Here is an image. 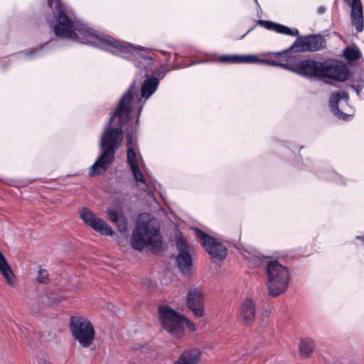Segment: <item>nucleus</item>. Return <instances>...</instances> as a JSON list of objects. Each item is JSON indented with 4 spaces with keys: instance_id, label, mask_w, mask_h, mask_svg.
<instances>
[{
    "instance_id": "dca6fc26",
    "label": "nucleus",
    "mask_w": 364,
    "mask_h": 364,
    "mask_svg": "<svg viewBox=\"0 0 364 364\" xmlns=\"http://www.w3.org/2000/svg\"><path fill=\"white\" fill-rule=\"evenodd\" d=\"M351 9L350 17L352 23L355 26L358 32L364 28L363 10L361 0H343Z\"/></svg>"
},
{
    "instance_id": "b1692460",
    "label": "nucleus",
    "mask_w": 364,
    "mask_h": 364,
    "mask_svg": "<svg viewBox=\"0 0 364 364\" xmlns=\"http://www.w3.org/2000/svg\"><path fill=\"white\" fill-rule=\"evenodd\" d=\"M314 341L310 338H303L300 341L299 348L300 355L302 358H309L314 350Z\"/></svg>"
},
{
    "instance_id": "aec40b11",
    "label": "nucleus",
    "mask_w": 364,
    "mask_h": 364,
    "mask_svg": "<svg viewBox=\"0 0 364 364\" xmlns=\"http://www.w3.org/2000/svg\"><path fill=\"white\" fill-rule=\"evenodd\" d=\"M178 267L183 275L188 277L192 274L193 259L190 252L178 253L176 257Z\"/></svg>"
},
{
    "instance_id": "412c9836",
    "label": "nucleus",
    "mask_w": 364,
    "mask_h": 364,
    "mask_svg": "<svg viewBox=\"0 0 364 364\" xmlns=\"http://www.w3.org/2000/svg\"><path fill=\"white\" fill-rule=\"evenodd\" d=\"M341 56L346 59V63H345L349 67L353 65V62L362 58V53L357 46H349L343 50Z\"/></svg>"
},
{
    "instance_id": "c9c22d12",
    "label": "nucleus",
    "mask_w": 364,
    "mask_h": 364,
    "mask_svg": "<svg viewBox=\"0 0 364 364\" xmlns=\"http://www.w3.org/2000/svg\"><path fill=\"white\" fill-rule=\"evenodd\" d=\"M356 239L360 240L364 244V235L356 236Z\"/></svg>"
},
{
    "instance_id": "7c9ffc66",
    "label": "nucleus",
    "mask_w": 364,
    "mask_h": 364,
    "mask_svg": "<svg viewBox=\"0 0 364 364\" xmlns=\"http://www.w3.org/2000/svg\"><path fill=\"white\" fill-rule=\"evenodd\" d=\"M183 336L185 335V327H186L189 331L194 332L196 330V326L193 322L185 316V319L183 321Z\"/></svg>"
},
{
    "instance_id": "5701e85b",
    "label": "nucleus",
    "mask_w": 364,
    "mask_h": 364,
    "mask_svg": "<svg viewBox=\"0 0 364 364\" xmlns=\"http://www.w3.org/2000/svg\"><path fill=\"white\" fill-rule=\"evenodd\" d=\"M347 81L349 82L348 85H364V69L358 68L353 70L349 68V75Z\"/></svg>"
},
{
    "instance_id": "7ed1b4c3",
    "label": "nucleus",
    "mask_w": 364,
    "mask_h": 364,
    "mask_svg": "<svg viewBox=\"0 0 364 364\" xmlns=\"http://www.w3.org/2000/svg\"><path fill=\"white\" fill-rule=\"evenodd\" d=\"M48 5L55 9L57 22L53 26V31L57 37L88 45L92 40L91 38L97 35L87 23L74 21L64 11L61 0H48Z\"/></svg>"
},
{
    "instance_id": "4468645a",
    "label": "nucleus",
    "mask_w": 364,
    "mask_h": 364,
    "mask_svg": "<svg viewBox=\"0 0 364 364\" xmlns=\"http://www.w3.org/2000/svg\"><path fill=\"white\" fill-rule=\"evenodd\" d=\"M341 100L343 101L346 107L349 106L350 96L347 91L336 90L332 92L328 100L329 108L338 119L347 120L349 115L343 111V109H345L344 107L340 108L339 107Z\"/></svg>"
},
{
    "instance_id": "c85d7f7f",
    "label": "nucleus",
    "mask_w": 364,
    "mask_h": 364,
    "mask_svg": "<svg viewBox=\"0 0 364 364\" xmlns=\"http://www.w3.org/2000/svg\"><path fill=\"white\" fill-rule=\"evenodd\" d=\"M176 249L178 251V253H186L189 252L188 244L185 240V238L181 236L180 237L176 243Z\"/></svg>"
},
{
    "instance_id": "ddd939ff",
    "label": "nucleus",
    "mask_w": 364,
    "mask_h": 364,
    "mask_svg": "<svg viewBox=\"0 0 364 364\" xmlns=\"http://www.w3.org/2000/svg\"><path fill=\"white\" fill-rule=\"evenodd\" d=\"M186 306L196 317L200 318L204 316V294L199 287L191 288L186 295Z\"/></svg>"
},
{
    "instance_id": "a878e982",
    "label": "nucleus",
    "mask_w": 364,
    "mask_h": 364,
    "mask_svg": "<svg viewBox=\"0 0 364 364\" xmlns=\"http://www.w3.org/2000/svg\"><path fill=\"white\" fill-rule=\"evenodd\" d=\"M320 178L326 180L332 181L338 184H344V180L343 177L336 173L334 171H327L324 173H321Z\"/></svg>"
},
{
    "instance_id": "e433bc0d",
    "label": "nucleus",
    "mask_w": 364,
    "mask_h": 364,
    "mask_svg": "<svg viewBox=\"0 0 364 364\" xmlns=\"http://www.w3.org/2000/svg\"><path fill=\"white\" fill-rule=\"evenodd\" d=\"M139 117H140L137 116V118H136V124H139Z\"/></svg>"
},
{
    "instance_id": "20e7f679",
    "label": "nucleus",
    "mask_w": 364,
    "mask_h": 364,
    "mask_svg": "<svg viewBox=\"0 0 364 364\" xmlns=\"http://www.w3.org/2000/svg\"><path fill=\"white\" fill-rule=\"evenodd\" d=\"M257 26H261L264 28L274 31L278 33L290 36H297L296 52L317 51L324 48L326 46V38L319 33L300 36L297 28H291L285 25L274 22L269 20H257L256 24L250 28L240 39H242L247 34L255 28Z\"/></svg>"
},
{
    "instance_id": "a19ab883",
    "label": "nucleus",
    "mask_w": 364,
    "mask_h": 364,
    "mask_svg": "<svg viewBox=\"0 0 364 364\" xmlns=\"http://www.w3.org/2000/svg\"><path fill=\"white\" fill-rule=\"evenodd\" d=\"M254 1L259 6V3H258L257 0H254Z\"/></svg>"
},
{
    "instance_id": "473e14b6",
    "label": "nucleus",
    "mask_w": 364,
    "mask_h": 364,
    "mask_svg": "<svg viewBox=\"0 0 364 364\" xmlns=\"http://www.w3.org/2000/svg\"><path fill=\"white\" fill-rule=\"evenodd\" d=\"M349 87L355 92L358 97H360V92L364 89V85H350Z\"/></svg>"
},
{
    "instance_id": "a211bd4d",
    "label": "nucleus",
    "mask_w": 364,
    "mask_h": 364,
    "mask_svg": "<svg viewBox=\"0 0 364 364\" xmlns=\"http://www.w3.org/2000/svg\"><path fill=\"white\" fill-rule=\"evenodd\" d=\"M58 46V40L51 38L47 42L40 45L39 46L25 53V56L27 59H33L41 57L48 51L55 48Z\"/></svg>"
},
{
    "instance_id": "f3484780",
    "label": "nucleus",
    "mask_w": 364,
    "mask_h": 364,
    "mask_svg": "<svg viewBox=\"0 0 364 364\" xmlns=\"http://www.w3.org/2000/svg\"><path fill=\"white\" fill-rule=\"evenodd\" d=\"M256 316V306L253 300L250 298H245L242 304L240 320L247 326H251L255 321Z\"/></svg>"
},
{
    "instance_id": "bb28decb",
    "label": "nucleus",
    "mask_w": 364,
    "mask_h": 364,
    "mask_svg": "<svg viewBox=\"0 0 364 364\" xmlns=\"http://www.w3.org/2000/svg\"><path fill=\"white\" fill-rule=\"evenodd\" d=\"M168 61L161 65V68L159 70L152 71V75H149L150 77L156 78L159 80V83L160 82V80L163 79L166 73L169 71L168 68H166L168 65Z\"/></svg>"
},
{
    "instance_id": "6e6552de",
    "label": "nucleus",
    "mask_w": 364,
    "mask_h": 364,
    "mask_svg": "<svg viewBox=\"0 0 364 364\" xmlns=\"http://www.w3.org/2000/svg\"><path fill=\"white\" fill-rule=\"evenodd\" d=\"M270 65L284 68L308 78L323 79V61L308 58L293 64L279 63L271 58Z\"/></svg>"
},
{
    "instance_id": "f03ea898",
    "label": "nucleus",
    "mask_w": 364,
    "mask_h": 364,
    "mask_svg": "<svg viewBox=\"0 0 364 364\" xmlns=\"http://www.w3.org/2000/svg\"><path fill=\"white\" fill-rule=\"evenodd\" d=\"M89 46L99 48L132 62L133 65L140 70V75L146 77L141 86V96L147 100L156 91L159 80L149 77L154 66V58L150 55V50L135 46L127 41H119L105 33L97 34Z\"/></svg>"
},
{
    "instance_id": "2f4dec72",
    "label": "nucleus",
    "mask_w": 364,
    "mask_h": 364,
    "mask_svg": "<svg viewBox=\"0 0 364 364\" xmlns=\"http://www.w3.org/2000/svg\"><path fill=\"white\" fill-rule=\"evenodd\" d=\"M48 280V274L46 269H40L38 272L37 281L39 283H46Z\"/></svg>"
},
{
    "instance_id": "2eb2a0df",
    "label": "nucleus",
    "mask_w": 364,
    "mask_h": 364,
    "mask_svg": "<svg viewBox=\"0 0 364 364\" xmlns=\"http://www.w3.org/2000/svg\"><path fill=\"white\" fill-rule=\"evenodd\" d=\"M218 62L229 64H240V63H259L262 65H271V58L263 59L259 58L256 54H232L222 55L218 58Z\"/></svg>"
},
{
    "instance_id": "c756f323",
    "label": "nucleus",
    "mask_w": 364,
    "mask_h": 364,
    "mask_svg": "<svg viewBox=\"0 0 364 364\" xmlns=\"http://www.w3.org/2000/svg\"><path fill=\"white\" fill-rule=\"evenodd\" d=\"M117 225L118 230L120 232L125 233L128 230V220L127 217L124 215L121 217L117 223H114Z\"/></svg>"
},
{
    "instance_id": "f8f14e48",
    "label": "nucleus",
    "mask_w": 364,
    "mask_h": 364,
    "mask_svg": "<svg viewBox=\"0 0 364 364\" xmlns=\"http://www.w3.org/2000/svg\"><path fill=\"white\" fill-rule=\"evenodd\" d=\"M80 217L86 225L100 234L106 236H112L114 235V231L109 225L103 219L97 218L95 213L87 208H82L80 213Z\"/></svg>"
},
{
    "instance_id": "39448f33",
    "label": "nucleus",
    "mask_w": 364,
    "mask_h": 364,
    "mask_svg": "<svg viewBox=\"0 0 364 364\" xmlns=\"http://www.w3.org/2000/svg\"><path fill=\"white\" fill-rule=\"evenodd\" d=\"M134 250L141 252L146 247L151 252L162 248L163 237L159 228L149 221H138L131 239Z\"/></svg>"
},
{
    "instance_id": "1a4fd4ad",
    "label": "nucleus",
    "mask_w": 364,
    "mask_h": 364,
    "mask_svg": "<svg viewBox=\"0 0 364 364\" xmlns=\"http://www.w3.org/2000/svg\"><path fill=\"white\" fill-rule=\"evenodd\" d=\"M70 328L73 338L84 348L91 346L95 336V331L91 322L84 317L71 316Z\"/></svg>"
},
{
    "instance_id": "72a5a7b5",
    "label": "nucleus",
    "mask_w": 364,
    "mask_h": 364,
    "mask_svg": "<svg viewBox=\"0 0 364 364\" xmlns=\"http://www.w3.org/2000/svg\"><path fill=\"white\" fill-rule=\"evenodd\" d=\"M326 11V8L325 6H320L317 9V14H323Z\"/></svg>"
},
{
    "instance_id": "9d476101",
    "label": "nucleus",
    "mask_w": 364,
    "mask_h": 364,
    "mask_svg": "<svg viewBox=\"0 0 364 364\" xmlns=\"http://www.w3.org/2000/svg\"><path fill=\"white\" fill-rule=\"evenodd\" d=\"M196 233L205 250L213 258L222 261L228 255L227 247L216 238L196 228Z\"/></svg>"
},
{
    "instance_id": "4c0bfd02",
    "label": "nucleus",
    "mask_w": 364,
    "mask_h": 364,
    "mask_svg": "<svg viewBox=\"0 0 364 364\" xmlns=\"http://www.w3.org/2000/svg\"><path fill=\"white\" fill-rule=\"evenodd\" d=\"M161 53L164 55H166V54H168V55H171V53H168V52H166V51H161Z\"/></svg>"
},
{
    "instance_id": "cd10ccee",
    "label": "nucleus",
    "mask_w": 364,
    "mask_h": 364,
    "mask_svg": "<svg viewBox=\"0 0 364 364\" xmlns=\"http://www.w3.org/2000/svg\"><path fill=\"white\" fill-rule=\"evenodd\" d=\"M107 213L109 219L114 223H117L119 218L124 215L122 211H119L114 208H107Z\"/></svg>"
},
{
    "instance_id": "9b49d317",
    "label": "nucleus",
    "mask_w": 364,
    "mask_h": 364,
    "mask_svg": "<svg viewBox=\"0 0 364 364\" xmlns=\"http://www.w3.org/2000/svg\"><path fill=\"white\" fill-rule=\"evenodd\" d=\"M348 75L349 67L341 60L328 58L323 61V78L343 82Z\"/></svg>"
},
{
    "instance_id": "f704fd0d",
    "label": "nucleus",
    "mask_w": 364,
    "mask_h": 364,
    "mask_svg": "<svg viewBox=\"0 0 364 364\" xmlns=\"http://www.w3.org/2000/svg\"><path fill=\"white\" fill-rule=\"evenodd\" d=\"M144 103H139L138 109H137V116L140 117L142 109H143V107H144Z\"/></svg>"
},
{
    "instance_id": "0eeeda50",
    "label": "nucleus",
    "mask_w": 364,
    "mask_h": 364,
    "mask_svg": "<svg viewBox=\"0 0 364 364\" xmlns=\"http://www.w3.org/2000/svg\"><path fill=\"white\" fill-rule=\"evenodd\" d=\"M158 313L162 328L166 332L176 339L183 337V314L166 304L159 305Z\"/></svg>"
},
{
    "instance_id": "58836bf2",
    "label": "nucleus",
    "mask_w": 364,
    "mask_h": 364,
    "mask_svg": "<svg viewBox=\"0 0 364 364\" xmlns=\"http://www.w3.org/2000/svg\"><path fill=\"white\" fill-rule=\"evenodd\" d=\"M197 63H198V62H193V63H191L189 65H196V64H197Z\"/></svg>"
},
{
    "instance_id": "f257e3e1",
    "label": "nucleus",
    "mask_w": 364,
    "mask_h": 364,
    "mask_svg": "<svg viewBox=\"0 0 364 364\" xmlns=\"http://www.w3.org/2000/svg\"><path fill=\"white\" fill-rule=\"evenodd\" d=\"M138 91L136 81L134 80L119 100L115 109L109 114L100 141V154L88 171L90 177L98 176L102 171L105 172L114 160L117 149L126 134L127 162L136 181L143 184L146 180L140 171L136 159L135 146L137 145V127L133 121L132 102Z\"/></svg>"
},
{
    "instance_id": "423d86ee",
    "label": "nucleus",
    "mask_w": 364,
    "mask_h": 364,
    "mask_svg": "<svg viewBox=\"0 0 364 364\" xmlns=\"http://www.w3.org/2000/svg\"><path fill=\"white\" fill-rule=\"evenodd\" d=\"M269 294L275 297L283 294L288 288L290 274L288 267L277 259L269 260L266 265Z\"/></svg>"
},
{
    "instance_id": "6ab92c4d",
    "label": "nucleus",
    "mask_w": 364,
    "mask_h": 364,
    "mask_svg": "<svg viewBox=\"0 0 364 364\" xmlns=\"http://www.w3.org/2000/svg\"><path fill=\"white\" fill-rule=\"evenodd\" d=\"M202 356V351L199 348H193L182 352L173 364H199Z\"/></svg>"
},
{
    "instance_id": "393cba45",
    "label": "nucleus",
    "mask_w": 364,
    "mask_h": 364,
    "mask_svg": "<svg viewBox=\"0 0 364 364\" xmlns=\"http://www.w3.org/2000/svg\"><path fill=\"white\" fill-rule=\"evenodd\" d=\"M41 181L44 182L43 178H26L24 180H21L19 181H16L13 179L6 178L4 181L6 182L9 186H12L14 187H20V186H26L29 184L33 183L35 181Z\"/></svg>"
},
{
    "instance_id": "4be33fe9",
    "label": "nucleus",
    "mask_w": 364,
    "mask_h": 364,
    "mask_svg": "<svg viewBox=\"0 0 364 364\" xmlns=\"http://www.w3.org/2000/svg\"><path fill=\"white\" fill-rule=\"evenodd\" d=\"M299 40H295V41L291 44V46L281 51L278 52H269L264 54V55H274L276 56V60L279 63H290L289 61H291V58L290 56V53L293 50L296 52L297 43Z\"/></svg>"
},
{
    "instance_id": "ea45409f",
    "label": "nucleus",
    "mask_w": 364,
    "mask_h": 364,
    "mask_svg": "<svg viewBox=\"0 0 364 364\" xmlns=\"http://www.w3.org/2000/svg\"><path fill=\"white\" fill-rule=\"evenodd\" d=\"M256 257L258 259V261H259V262H262V261H261V259H260V258H259V257H257V256Z\"/></svg>"
}]
</instances>
